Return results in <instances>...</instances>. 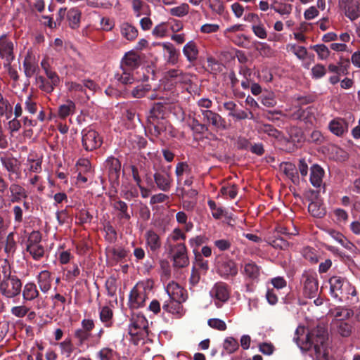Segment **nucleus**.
I'll list each match as a JSON object with an SVG mask.
<instances>
[{
    "label": "nucleus",
    "instance_id": "obj_15",
    "mask_svg": "<svg viewBox=\"0 0 360 360\" xmlns=\"http://www.w3.org/2000/svg\"><path fill=\"white\" fill-rule=\"evenodd\" d=\"M342 4L345 15L351 20L360 16V0H344Z\"/></svg>",
    "mask_w": 360,
    "mask_h": 360
},
{
    "label": "nucleus",
    "instance_id": "obj_19",
    "mask_svg": "<svg viewBox=\"0 0 360 360\" xmlns=\"http://www.w3.org/2000/svg\"><path fill=\"white\" fill-rule=\"evenodd\" d=\"M27 192L25 188L17 183L11 184L9 186V199L13 203L20 202L27 198Z\"/></svg>",
    "mask_w": 360,
    "mask_h": 360
},
{
    "label": "nucleus",
    "instance_id": "obj_7",
    "mask_svg": "<svg viewBox=\"0 0 360 360\" xmlns=\"http://www.w3.org/2000/svg\"><path fill=\"white\" fill-rule=\"evenodd\" d=\"M82 136V146L87 151H92L102 144L101 137L94 129L90 128L83 129Z\"/></svg>",
    "mask_w": 360,
    "mask_h": 360
},
{
    "label": "nucleus",
    "instance_id": "obj_52",
    "mask_svg": "<svg viewBox=\"0 0 360 360\" xmlns=\"http://www.w3.org/2000/svg\"><path fill=\"white\" fill-rule=\"evenodd\" d=\"M76 218L80 224L90 223L92 219V215L86 209H82L76 215Z\"/></svg>",
    "mask_w": 360,
    "mask_h": 360
},
{
    "label": "nucleus",
    "instance_id": "obj_9",
    "mask_svg": "<svg viewBox=\"0 0 360 360\" xmlns=\"http://www.w3.org/2000/svg\"><path fill=\"white\" fill-rule=\"evenodd\" d=\"M319 291V281L316 274L305 273L303 274V293L309 298L316 297Z\"/></svg>",
    "mask_w": 360,
    "mask_h": 360
},
{
    "label": "nucleus",
    "instance_id": "obj_30",
    "mask_svg": "<svg viewBox=\"0 0 360 360\" xmlns=\"http://www.w3.org/2000/svg\"><path fill=\"white\" fill-rule=\"evenodd\" d=\"M329 129L336 136H342L347 130V125L343 120H333L329 124Z\"/></svg>",
    "mask_w": 360,
    "mask_h": 360
},
{
    "label": "nucleus",
    "instance_id": "obj_49",
    "mask_svg": "<svg viewBox=\"0 0 360 360\" xmlns=\"http://www.w3.org/2000/svg\"><path fill=\"white\" fill-rule=\"evenodd\" d=\"M30 311V309L24 304L13 307L11 309V313L13 316L17 318H22Z\"/></svg>",
    "mask_w": 360,
    "mask_h": 360
},
{
    "label": "nucleus",
    "instance_id": "obj_40",
    "mask_svg": "<svg viewBox=\"0 0 360 360\" xmlns=\"http://www.w3.org/2000/svg\"><path fill=\"white\" fill-rule=\"evenodd\" d=\"M76 167L79 173L91 174V165L86 158H79L76 163Z\"/></svg>",
    "mask_w": 360,
    "mask_h": 360
},
{
    "label": "nucleus",
    "instance_id": "obj_25",
    "mask_svg": "<svg viewBox=\"0 0 360 360\" xmlns=\"http://www.w3.org/2000/svg\"><path fill=\"white\" fill-rule=\"evenodd\" d=\"M184 301L169 299L165 301L162 305V309L172 314H181L183 311L182 302Z\"/></svg>",
    "mask_w": 360,
    "mask_h": 360
},
{
    "label": "nucleus",
    "instance_id": "obj_44",
    "mask_svg": "<svg viewBox=\"0 0 360 360\" xmlns=\"http://www.w3.org/2000/svg\"><path fill=\"white\" fill-rule=\"evenodd\" d=\"M91 335V333H89L82 328H78L75 330L74 333V336L78 341L79 345H82L86 340L89 339Z\"/></svg>",
    "mask_w": 360,
    "mask_h": 360
},
{
    "label": "nucleus",
    "instance_id": "obj_36",
    "mask_svg": "<svg viewBox=\"0 0 360 360\" xmlns=\"http://www.w3.org/2000/svg\"><path fill=\"white\" fill-rule=\"evenodd\" d=\"M287 49L293 53L300 60H304L308 55L307 49L304 46H297L295 44L287 45Z\"/></svg>",
    "mask_w": 360,
    "mask_h": 360
},
{
    "label": "nucleus",
    "instance_id": "obj_59",
    "mask_svg": "<svg viewBox=\"0 0 360 360\" xmlns=\"http://www.w3.org/2000/svg\"><path fill=\"white\" fill-rule=\"evenodd\" d=\"M62 353L65 354L68 357L71 355L73 352V346L70 340H65L59 344Z\"/></svg>",
    "mask_w": 360,
    "mask_h": 360
},
{
    "label": "nucleus",
    "instance_id": "obj_35",
    "mask_svg": "<svg viewBox=\"0 0 360 360\" xmlns=\"http://www.w3.org/2000/svg\"><path fill=\"white\" fill-rule=\"evenodd\" d=\"M189 10V5L186 3H182L178 6L170 8L169 12L172 16L182 18L188 14Z\"/></svg>",
    "mask_w": 360,
    "mask_h": 360
},
{
    "label": "nucleus",
    "instance_id": "obj_12",
    "mask_svg": "<svg viewBox=\"0 0 360 360\" xmlns=\"http://www.w3.org/2000/svg\"><path fill=\"white\" fill-rule=\"evenodd\" d=\"M202 115L203 121L207 122L218 130H226L228 129L226 120L218 113L210 110H202Z\"/></svg>",
    "mask_w": 360,
    "mask_h": 360
},
{
    "label": "nucleus",
    "instance_id": "obj_38",
    "mask_svg": "<svg viewBox=\"0 0 360 360\" xmlns=\"http://www.w3.org/2000/svg\"><path fill=\"white\" fill-rule=\"evenodd\" d=\"M258 131L260 134H264L274 138H278L280 135V132L276 128L268 124H259L258 126Z\"/></svg>",
    "mask_w": 360,
    "mask_h": 360
},
{
    "label": "nucleus",
    "instance_id": "obj_54",
    "mask_svg": "<svg viewBox=\"0 0 360 360\" xmlns=\"http://www.w3.org/2000/svg\"><path fill=\"white\" fill-rule=\"evenodd\" d=\"M221 193L223 195L229 197L230 199H234L237 195V188L235 185L223 186L221 188Z\"/></svg>",
    "mask_w": 360,
    "mask_h": 360
},
{
    "label": "nucleus",
    "instance_id": "obj_57",
    "mask_svg": "<svg viewBox=\"0 0 360 360\" xmlns=\"http://www.w3.org/2000/svg\"><path fill=\"white\" fill-rule=\"evenodd\" d=\"M207 240V238L205 236H197L195 237L191 238L189 240L190 245L195 249H197L201 245L205 243Z\"/></svg>",
    "mask_w": 360,
    "mask_h": 360
},
{
    "label": "nucleus",
    "instance_id": "obj_64",
    "mask_svg": "<svg viewBox=\"0 0 360 360\" xmlns=\"http://www.w3.org/2000/svg\"><path fill=\"white\" fill-rule=\"evenodd\" d=\"M312 76L315 78H321L326 73L325 67L323 65L317 64L311 69Z\"/></svg>",
    "mask_w": 360,
    "mask_h": 360
},
{
    "label": "nucleus",
    "instance_id": "obj_62",
    "mask_svg": "<svg viewBox=\"0 0 360 360\" xmlns=\"http://www.w3.org/2000/svg\"><path fill=\"white\" fill-rule=\"evenodd\" d=\"M29 183L32 186H37V191L39 192H42L44 189V186L42 184V179L38 175H30Z\"/></svg>",
    "mask_w": 360,
    "mask_h": 360
},
{
    "label": "nucleus",
    "instance_id": "obj_34",
    "mask_svg": "<svg viewBox=\"0 0 360 360\" xmlns=\"http://www.w3.org/2000/svg\"><path fill=\"white\" fill-rule=\"evenodd\" d=\"M75 104L72 101H67L66 103L60 105L58 115L60 118H65L75 112Z\"/></svg>",
    "mask_w": 360,
    "mask_h": 360
},
{
    "label": "nucleus",
    "instance_id": "obj_21",
    "mask_svg": "<svg viewBox=\"0 0 360 360\" xmlns=\"http://www.w3.org/2000/svg\"><path fill=\"white\" fill-rule=\"evenodd\" d=\"M37 283L41 291L46 293L51 288L52 278L51 274L47 270H43L37 276Z\"/></svg>",
    "mask_w": 360,
    "mask_h": 360
},
{
    "label": "nucleus",
    "instance_id": "obj_3",
    "mask_svg": "<svg viewBox=\"0 0 360 360\" xmlns=\"http://www.w3.org/2000/svg\"><path fill=\"white\" fill-rule=\"evenodd\" d=\"M148 285L143 283H138L131 290L129 302L131 308L138 309L144 305L150 292Z\"/></svg>",
    "mask_w": 360,
    "mask_h": 360
},
{
    "label": "nucleus",
    "instance_id": "obj_27",
    "mask_svg": "<svg viewBox=\"0 0 360 360\" xmlns=\"http://www.w3.org/2000/svg\"><path fill=\"white\" fill-rule=\"evenodd\" d=\"M105 167L108 169L110 175L114 178H117L121 169V163L119 160L115 157H109L105 161Z\"/></svg>",
    "mask_w": 360,
    "mask_h": 360
},
{
    "label": "nucleus",
    "instance_id": "obj_5",
    "mask_svg": "<svg viewBox=\"0 0 360 360\" xmlns=\"http://www.w3.org/2000/svg\"><path fill=\"white\" fill-rule=\"evenodd\" d=\"M330 292L333 297L342 300L347 290L351 288L350 283L345 278L338 276H333L329 279Z\"/></svg>",
    "mask_w": 360,
    "mask_h": 360
},
{
    "label": "nucleus",
    "instance_id": "obj_43",
    "mask_svg": "<svg viewBox=\"0 0 360 360\" xmlns=\"http://www.w3.org/2000/svg\"><path fill=\"white\" fill-rule=\"evenodd\" d=\"M116 352L111 348L103 347L97 353V358L99 360H112Z\"/></svg>",
    "mask_w": 360,
    "mask_h": 360
},
{
    "label": "nucleus",
    "instance_id": "obj_10",
    "mask_svg": "<svg viewBox=\"0 0 360 360\" xmlns=\"http://www.w3.org/2000/svg\"><path fill=\"white\" fill-rule=\"evenodd\" d=\"M330 330L334 334L347 338L352 333L353 326L352 323L343 319H333L330 323Z\"/></svg>",
    "mask_w": 360,
    "mask_h": 360
},
{
    "label": "nucleus",
    "instance_id": "obj_29",
    "mask_svg": "<svg viewBox=\"0 0 360 360\" xmlns=\"http://www.w3.org/2000/svg\"><path fill=\"white\" fill-rule=\"evenodd\" d=\"M183 53L190 62L195 61L198 55V50L195 43L193 41L188 42L183 49Z\"/></svg>",
    "mask_w": 360,
    "mask_h": 360
},
{
    "label": "nucleus",
    "instance_id": "obj_20",
    "mask_svg": "<svg viewBox=\"0 0 360 360\" xmlns=\"http://www.w3.org/2000/svg\"><path fill=\"white\" fill-rule=\"evenodd\" d=\"M21 292L24 302L33 301L40 295L37 285L33 282L25 283L23 288L22 287Z\"/></svg>",
    "mask_w": 360,
    "mask_h": 360
},
{
    "label": "nucleus",
    "instance_id": "obj_16",
    "mask_svg": "<svg viewBox=\"0 0 360 360\" xmlns=\"http://www.w3.org/2000/svg\"><path fill=\"white\" fill-rule=\"evenodd\" d=\"M154 181L158 188L162 191H168L172 187V177L167 172H155L153 175Z\"/></svg>",
    "mask_w": 360,
    "mask_h": 360
},
{
    "label": "nucleus",
    "instance_id": "obj_46",
    "mask_svg": "<svg viewBox=\"0 0 360 360\" xmlns=\"http://www.w3.org/2000/svg\"><path fill=\"white\" fill-rule=\"evenodd\" d=\"M253 33L259 39H264L267 37V32L261 21L252 25Z\"/></svg>",
    "mask_w": 360,
    "mask_h": 360
},
{
    "label": "nucleus",
    "instance_id": "obj_17",
    "mask_svg": "<svg viewBox=\"0 0 360 360\" xmlns=\"http://www.w3.org/2000/svg\"><path fill=\"white\" fill-rule=\"evenodd\" d=\"M141 63L140 56L134 51L127 53L121 62L122 70H133L137 68Z\"/></svg>",
    "mask_w": 360,
    "mask_h": 360
},
{
    "label": "nucleus",
    "instance_id": "obj_51",
    "mask_svg": "<svg viewBox=\"0 0 360 360\" xmlns=\"http://www.w3.org/2000/svg\"><path fill=\"white\" fill-rule=\"evenodd\" d=\"M146 6L142 0H131V7L136 17H140L144 14L143 10Z\"/></svg>",
    "mask_w": 360,
    "mask_h": 360
},
{
    "label": "nucleus",
    "instance_id": "obj_1",
    "mask_svg": "<svg viewBox=\"0 0 360 360\" xmlns=\"http://www.w3.org/2000/svg\"><path fill=\"white\" fill-rule=\"evenodd\" d=\"M22 282L16 276L11 275V266L6 259L0 260V293L6 299L20 295Z\"/></svg>",
    "mask_w": 360,
    "mask_h": 360
},
{
    "label": "nucleus",
    "instance_id": "obj_56",
    "mask_svg": "<svg viewBox=\"0 0 360 360\" xmlns=\"http://www.w3.org/2000/svg\"><path fill=\"white\" fill-rule=\"evenodd\" d=\"M326 233L340 245H345L346 239L345 237L340 232L334 229H328L326 231Z\"/></svg>",
    "mask_w": 360,
    "mask_h": 360
},
{
    "label": "nucleus",
    "instance_id": "obj_32",
    "mask_svg": "<svg viewBox=\"0 0 360 360\" xmlns=\"http://www.w3.org/2000/svg\"><path fill=\"white\" fill-rule=\"evenodd\" d=\"M191 172V168L189 165L185 162H181L177 163L175 169V174L176 176L177 184L181 185L182 181L184 176L189 174Z\"/></svg>",
    "mask_w": 360,
    "mask_h": 360
},
{
    "label": "nucleus",
    "instance_id": "obj_50",
    "mask_svg": "<svg viewBox=\"0 0 360 360\" xmlns=\"http://www.w3.org/2000/svg\"><path fill=\"white\" fill-rule=\"evenodd\" d=\"M113 207L115 210L121 212V217L122 218L129 219L130 218L129 214L127 212L128 207L127 205L121 200L115 201Z\"/></svg>",
    "mask_w": 360,
    "mask_h": 360
},
{
    "label": "nucleus",
    "instance_id": "obj_48",
    "mask_svg": "<svg viewBox=\"0 0 360 360\" xmlns=\"http://www.w3.org/2000/svg\"><path fill=\"white\" fill-rule=\"evenodd\" d=\"M207 324L212 328L220 331H224L227 328L226 323L223 320L216 318L210 319Z\"/></svg>",
    "mask_w": 360,
    "mask_h": 360
},
{
    "label": "nucleus",
    "instance_id": "obj_41",
    "mask_svg": "<svg viewBox=\"0 0 360 360\" xmlns=\"http://www.w3.org/2000/svg\"><path fill=\"white\" fill-rule=\"evenodd\" d=\"M310 49L316 52L320 60H326L330 55L328 48L324 44L313 45L310 46Z\"/></svg>",
    "mask_w": 360,
    "mask_h": 360
},
{
    "label": "nucleus",
    "instance_id": "obj_8",
    "mask_svg": "<svg viewBox=\"0 0 360 360\" xmlns=\"http://www.w3.org/2000/svg\"><path fill=\"white\" fill-rule=\"evenodd\" d=\"M174 266L177 268H183L188 265L189 260L187 248L184 243H178L171 246Z\"/></svg>",
    "mask_w": 360,
    "mask_h": 360
},
{
    "label": "nucleus",
    "instance_id": "obj_14",
    "mask_svg": "<svg viewBox=\"0 0 360 360\" xmlns=\"http://www.w3.org/2000/svg\"><path fill=\"white\" fill-rule=\"evenodd\" d=\"M165 290L170 299L179 301H186L187 299L186 291L174 281L169 282Z\"/></svg>",
    "mask_w": 360,
    "mask_h": 360
},
{
    "label": "nucleus",
    "instance_id": "obj_23",
    "mask_svg": "<svg viewBox=\"0 0 360 360\" xmlns=\"http://www.w3.org/2000/svg\"><path fill=\"white\" fill-rule=\"evenodd\" d=\"M145 239L147 246L150 251L156 252L161 247V240L159 235L153 230L149 229L145 233Z\"/></svg>",
    "mask_w": 360,
    "mask_h": 360
},
{
    "label": "nucleus",
    "instance_id": "obj_55",
    "mask_svg": "<svg viewBox=\"0 0 360 360\" xmlns=\"http://www.w3.org/2000/svg\"><path fill=\"white\" fill-rule=\"evenodd\" d=\"M207 203L212 211V217L216 219H220L224 213L223 209L220 207H217L215 202L213 200H209Z\"/></svg>",
    "mask_w": 360,
    "mask_h": 360
},
{
    "label": "nucleus",
    "instance_id": "obj_53",
    "mask_svg": "<svg viewBox=\"0 0 360 360\" xmlns=\"http://www.w3.org/2000/svg\"><path fill=\"white\" fill-rule=\"evenodd\" d=\"M276 1H274L273 4L271 5V8L274 9L276 13L281 15H288L290 13L292 10V6L290 4H285L281 6H277Z\"/></svg>",
    "mask_w": 360,
    "mask_h": 360
},
{
    "label": "nucleus",
    "instance_id": "obj_42",
    "mask_svg": "<svg viewBox=\"0 0 360 360\" xmlns=\"http://www.w3.org/2000/svg\"><path fill=\"white\" fill-rule=\"evenodd\" d=\"M168 27L167 22H161L157 25L152 31V34L156 38H163L167 36Z\"/></svg>",
    "mask_w": 360,
    "mask_h": 360
},
{
    "label": "nucleus",
    "instance_id": "obj_18",
    "mask_svg": "<svg viewBox=\"0 0 360 360\" xmlns=\"http://www.w3.org/2000/svg\"><path fill=\"white\" fill-rule=\"evenodd\" d=\"M212 297L221 303L225 302L229 298V291L227 285L224 283H217L210 291Z\"/></svg>",
    "mask_w": 360,
    "mask_h": 360
},
{
    "label": "nucleus",
    "instance_id": "obj_6",
    "mask_svg": "<svg viewBox=\"0 0 360 360\" xmlns=\"http://www.w3.org/2000/svg\"><path fill=\"white\" fill-rule=\"evenodd\" d=\"M14 44L7 34L0 36V58L4 60V65L9 67L15 58Z\"/></svg>",
    "mask_w": 360,
    "mask_h": 360
},
{
    "label": "nucleus",
    "instance_id": "obj_37",
    "mask_svg": "<svg viewBox=\"0 0 360 360\" xmlns=\"http://www.w3.org/2000/svg\"><path fill=\"white\" fill-rule=\"evenodd\" d=\"M165 50L168 53V63L171 64H175L178 60V54L176 49L174 47L173 44L169 42H165L160 44Z\"/></svg>",
    "mask_w": 360,
    "mask_h": 360
},
{
    "label": "nucleus",
    "instance_id": "obj_24",
    "mask_svg": "<svg viewBox=\"0 0 360 360\" xmlns=\"http://www.w3.org/2000/svg\"><path fill=\"white\" fill-rule=\"evenodd\" d=\"M324 170L318 165H314L311 167L310 182L315 188H319L323 183Z\"/></svg>",
    "mask_w": 360,
    "mask_h": 360
},
{
    "label": "nucleus",
    "instance_id": "obj_2",
    "mask_svg": "<svg viewBox=\"0 0 360 360\" xmlns=\"http://www.w3.org/2000/svg\"><path fill=\"white\" fill-rule=\"evenodd\" d=\"M148 322L146 318L140 314H133L129 325V334L133 344H145L148 339Z\"/></svg>",
    "mask_w": 360,
    "mask_h": 360
},
{
    "label": "nucleus",
    "instance_id": "obj_61",
    "mask_svg": "<svg viewBox=\"0 0 360 360\" xmlns=\"http://www.w3.org/2000/svg\"><path fill=\"white\" fill-rule=\"evenodd\" d=\"M23 66L25 68V75L27 77L32 76L37 70V65L27 59L24 60Z\"/></svg>",
    "mask_w": 360,
    "mask_h": 360
},
{
    "label": "nucleus",
    "instance_id": "obj_31",
    "mask_svg": "<svg viewBox=\"0 0 360 360\" xmlns=\"http://www.w3.org/2000/svg\"><path fill=\"white\" fill-rule=\"evenodd\" d=\"M120 32L124 38L130 41L135 39L138 35L137 29L128 22H123L121 25Z\"/></svg>",
    "mask_w": 360,
    "mask_h": 360
},
{
    "label": "nucleus",
    "instance_id": "obj_11",
    "mask_svg": "<svg viewBox=\"0 0 360 360\" xmlns=\"http://www.w3.org/2000/svg\"><path fill=\"white\" fill-rule=\"evenodd\" d=\"M315 109L307 107L305 109L296 108L290 113V117L294 120H300L307 124L313 125L316 122Z\"/></svg>",
    "mask_w": 360,
    "mask_h": 360
},
{
    "label": "nucleus",
    "instance_id": "obj_28",
    "mask_svg": "<svg viewBox=\"0 0 360 360\" xmlns=\"http://www.w3.org/2000/svg\"><path fill=\"white\" fill-rule=\"evenodd\" d=\"M81 19V12L76 8H70L67 12V20L69 26L72 29H77L79 27Z\"/></svg>",
    "mask_w": 360,
    "mask_h": 360
},
{
    "label": "nucleus",
    "instance_id": "obj_22",
    "mask_svg": "<svg viewBox=\"0 0 360 360\" xmlns=\"http://www.w3.org/2000/svg\"><path fill=\"white\" fill-rule=\"evenodd\" d=\"M219 274L222 277L235 276L238 274V268L232 260H225L218 267Z\"/></svg>",
    "mask_w": 360,
    "mask_h": 360
},
{
    "label": "nucleus",
    "instance_id": "obj_4",
    "mask_svg": "<svg viewBox=\"0 0 360 360\" xmlns=\"http://www.w3.org/2000/svg\"><path fill=\"white\" fill-rule=\"evenodd\" d=\"M41 236L39 231H32L28 238L26 250L34 260H40L45 255V248L41 243Z\"/></svg>",
    "mask_w": 360,
    "mask_h": 360
},
{
    "label": "nucleus",
    "instance_id": "obj_58",
    "mask_svg": "<svg viewBox=\"0 0 360 360\" xmlns=\"http://www.w3.org/2000/svg\"><path fill=\"white\" fill-rule=\"evenodd\" d=\"M228 115L233 117L236 120H244L252 117V112H247L246 111L243 110H236L234 112H229Z\"/></svg>",
    "mask_w": 360,
    "mask_h": 360
},
{
    "label": "nucleus",
    "instance_id": "obj_26",
    "mask_svg": "<svg viewBox=\"0 0 360 360\" xmlns=\"http://www.w3.org/2000/svg\"><path fill=\"white\" fill-rule=\"evenodd\" d=\"M99 318L105 327H111L113 324V311L111 308L108 306L101 307Z\"/></svg>",
    "mask_w": 360,
    "mask_h": 360
},
{
    "label": "nucleus",
    "instance_id": "obj_45",
    "mask_svg": "<svg viewBox=\"0 0 360 360\" xmlns=\"http://www.w3.org/2000/svg\"><path fill=\"white\" fill-rule=\"evenodd\" d=\"M284 173L290 178L291 180L295 183L298 181V176L297 175V169L294 165L290 163H285L283 167Z\"/></svg>",
    "mask_w": 360,
    "mask_h": 360
},
{
    "label": "nucleus",
    "instance_id": "obj_39",
    "mask_svg": "<svg viewBox=\"0 0 360 360\" xmlns=\"http://www.w3.org/2000/svg\"><path fill=\"white\" fill-rule=\"evenodd\" d=\"M223 347L226 353L232 354L238 349L239 346L236 339L229 337L224 340Z\"/></svg>",
    "mask_w": 360,
    "mask_h": 360
},
{
    "label": "nucleus",
    "instance_id": "obj_60",
    "mask_svg": "<svg viewBox=\"0 0 360 360\" xmlns=\"http://www.w3.org/2000/svg\"><path fill=\"white\" fill-rule=\"evenodd\" d=\"M353 315V311L348 309H338L335 313L334 319H343L347 320Z\"/></svg>",
    "mask_w": 360,
    "mask_h": 360
},
{
    "label": "nucleus",
    "instance_id": "obj_63",
    "mask_svg": "<svg viewBox=\"0 0 360 360\" xmlns=\"http://www.w3.org/2000/svg\"><path fill=\"white\" fill-rule=\"evenodd\" d=\"M168 239H170L174 242H176L179 240H184L186 239V235L180 229L176 228L170 233V235L168 237Z\"/></svg>",
    "mask_w": 360,
    "mask_h": 360
},
{
    "label": "nucleus",
    "instance_id": "obj_13",
    "mask_svg": "<svg viewBox=\"0 0 360 360\" xmlns=\"http://www.w3.org/2000/svg\"><path fill=\"white\" fill-rule=\"evenodd\" d=\"M166 102L164 103H158L155 106L152 108L150 111V115L148 116V120L150 122L153 124L155 131L158 134H160L162 131H163L162 127L160 125H163L165 121L162 120L160 122L159 119H162V110L160 109L162 107L163 104H166Z\"/></svg>",
    "mask_w": 360,
    "mask_h": 360
},
{
    "label": "nucleus",
    "instance_id": "obj_47",
    "mask_svg": "<svg viewBox=\"0 0 360 360\" xmlns=\"http://www.w3.org/2000/svg\"><path fill=\"white\" fill-rule=\"evenodd\" d=\"M302 254L303 257L310 262L313 264L318 262V257L315 252L314 249L309 247L304 248L302 249Z\"/></svg>",
    "mask_w": 360,
    "mask_h": 360
},
{
    "label": "nucleus",
    "instance_id": "obj_33",
    "mask_svg": "<svg viewBox=\"0 0 360 360\" xmlns=\"http://www.w3.org/2000/svg\"><path fill=\"white\" fill-rule=\"evenodd\" d=\"M243 274L247 277L255 280L257 279L260 274L259 266L254 262H250L245 264Z\"/></svg>",
    "mask_w": 360,
    "mask_h": 360
}]
</instances>
